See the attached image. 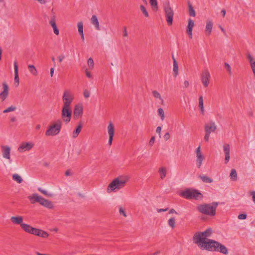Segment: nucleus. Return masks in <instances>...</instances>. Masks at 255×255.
I'll return each mask as SVG.
<instances>
[{
    "instance_id": "nucleus-1",
    "label": "nucleus",
    "mask_w": 255,
    "mask_h": 255,
    "mask_svg": "<svg viewBox=\"0 0 255 255\" xmlns=\"http://www.w3.org/2000/svg\"><path fill=\"white\" fill-rule=\"evenodd\" d=\"M199 247L201 250H205L210 252H220L224 255L228 254L227 248L219 242L213 240H208L207 242H203Z\"/></svg>"
},
{
    "instance_id": "nucleus-2",
    "label": "nucleus",
    "mask_w": 255,
    "mask_h": 255,
    "mask_svg": "<svg viewBox=\"0 0 255 255\" xmlns=\"http://www.w3.org/2000/svg\"><path fill=\"white\" fill-rule=\"evenodd\" d=\"M129 180L127 175L121 176L115 178L108 185L107 192L111 193L124 188Z\"/></svg>"
},
{
    "instance_id": "nucleus-3",
    "label": "nucleus",
    "mask_w": 255,
    "mask_h": 255,
    "mask_svg": "<svg viewBox=\"0 0 255 255\" xmlns=\"http://www.w3.org/2000/svg\"><path fill=\"white\" fill-rule=\"evenodd\" d=\"M213 232L211 228H208L204 232H197L193 237V242L198 247L201 246L203 242H207L210 239H208L212 235Z\"/></svg>"
},
{
    "instance_id": "nucleus-4",
    "label": "nucleus",
    "mask_w": 255,
    "mask_h": 255,
    "mask_svg": "<svg viewBox=\"0 0 255 255\" xmlns=\"http://www.w3.org/2000/svg\"><path fill=\"white\" fill-rule=\"evenodd\" d=\"M219 203L213 202L211 204H204L198 206V210L205 215L213 216L216 214L217 207Z\"/></svg>"
},
{
    "instance_id": "nucleus-5",
    "label": "nucleus",
    "mask_w": 255,
    "mask_h": 255,
    "mask_svg": "<svg viewBox=\"0 0 255 255\" xmlns=\"http://www.w3.org/2000/svg\"><path fill=\"white\" fill-rule=\"evenodd\" d=\"M28 198L30 201V203L32 204L37 202L41 205L48 209H52L53 208V205L52 202L43 198L37 194H32L31 195L28 196Z\"/></svg>"
},
{
    "instance_id": "nucleus-6",
    "label": "nucleus",
    "mask_w": 255,
    "mask_h": 255,
    "mask_svg": "<svg viewBox=\"0 0 255 255\" xmlns=\"http://www.w3.org/2000/svg\"><path fill=\"white\" fill-rule=\"evenodd\" d=\"M23 230L29 234L34 235L43 238H47L49 236V234L46 231L41 229L35 228L30 226L29 225H24Z\"/></svg>"
},
{
    "instance_id": "nucleus-7",
    "label": "nucleus",
    "mask_w": 255,
    "mask_h": 255,
    "mask_svg": "<svg viewBox=\"0 0 255 255\" xmlns=\"http://www.w3.org/2000/svg\"><path fill=\"white\" fill-rule=\"evenodd\" d=\"M181 195L187 199H201L203 198L202 194L198 190L192 189H187L183 191Z\"/></svg>"
},
{
    "instance_id": "nucleus-8",
    "label": "nucleus",
    "mask_w": 255,
    "mask_h": 255,
    "mask_svg": "<svg viewBox=\"0 0 255 255\" xmlns=\"http://www.w3.org/2000/svg\"><path fill=\"white\" fill-rule=\"evenodd\" d=\"M62 126V122L61 120H57L55 123L49 126L48 129L46 131L45 135L46 136H53L58 134L60 131Z\"/></svg>"
},
{
    "instance_id": "nucleus-9",
    "label": "nucleus",
    "mask_w": 255,
    "mask_h": 255,
    "mask_svg": "<svg viewBox=\"0 0 255 255\" xmlns=\"http://www.w3.org/2000/svg\"><path fill=\"white\" fill-rule=\"evenodd\" d=\"M164 10L165 14L166 20L168 25L172 24L174 12L171 8L169 2L164 4Z\"/></svg>"
},
{
    "instance_id": "nucleus-10",
    "label": "nucleus",
    "mask_w": 255,
    "mask_h": 255,
    "mask_svg": "<svg viewBox=\"0 0 255 255\" xmlns=\"http://www.w3.org/2000/svg\"><path fill=\"white\" fill-rule=\"evenodd\" d=\"M72 109L70 107H63L61 111V118L64 122L68 124L72 117Z\"/></svg>"
},
{
    "instance_id": "nucleus-11",
    "label": "nucleus",
    "mask_w": 255,
    "mask_h": 255,
    "mask_svg": "<svg viewBox=\"0 0 255 255\" xmlns=\"http://www.w3.org/2000/svg\"><path fill=\"white\" fill-rule=\"evenodd\" d=\"M73 99L74 96L72 93L69 90H65L62 97L63 107H70Z\"/></svg>"
},
{
    "instance_id": "nucleus-12",
    "label": "nucleus",
    "mask_w": 255,
    "mask_h": 255,
    "mask_svg": "<svg viewBox=\"0 0 255 255\" xmlns=\"http://www.w3.org/2000/svg\"><path fill=\"white\" fill-rule=\"evenodd\" d=\"M201 78L203 86L205 87H207L210 79V75L208 69H204L202 71Z\"/></svg>"
},
{
    "instance_id": "nucleus-13",
    "label": "nucleus",
    "mask_w": 255,
    "mask_h": 255,
    "mask_svg": "<svg viewBox=\"0 0 255 255\" xmlns=\"http://www.w3.org/2000/svg\"><path fill=\"white\" fill-rule=\"evenodd\" d=\"M83 108L82 105H76L74 109L73 118L74 120H77L81 118L83 115Z\"/></svg>"
},
{
    "instance_id": "nucleus-14",
    "label": "nucleus",
    "mask_w": 255,
    "mask_h": 255,
    "mask_svg": "<svg viewBox=\"0 0 255 255\" xmlns=\"http://www.w3.org/2000/svg\"><path fill=\"white\" fill-rule=\"evenodd\" d=\"M196 154V164L198 168H200L202 165V161L205 158L204 156L202 154L201 152L200 146H198L195 150Z\"/></svg>"
},
{
    "instance_id": "nucleus-15",
    "label": "nucleus",
    "mask_w": 255,
    "mask_h": 255,
    "mask_svg": "<svg viewBox=\"0 0 255 255\" xmlns=\"http://www.w3.org/2000/svg\"><path fill=\"white\" fill-rule=\"evenodd\" d=\"M33 146L34 144L32 142H22L18 148V151L22 152L26 150H29Z\"/></svg>"
},
{
    "instance_id": "nucleus-16",
    "label": "nucleus",
    "mask_w": 255,
    "mask_h": 255,
    "mask_svg": "<svg viewBox=\"0 0 255 255\" xmlns=\"http://www.w3.org/2000/svg\"><path fill=\"white\" fill-rule=\"evenodd\" d=\"M23 218L22 216H12L10 218V221L13 224L20 225L21 228L23 230V225H26L23 223Z\"/></svg>"
},
{
    "instance_id": "nucleus-17",
    "label": "nucleus",
    "mask_w": 255,
    "mask_h": 255,
    "mask_svg": "<svg viewBox=\"0 0 255 255\" xmlns=\"http://www.w3.org/2000/svg\"><path fill=\"white\" fill-rule=\"evenodd\" d=\"M3 91L0 93V98L2 101L5 100L8 95V86L6 82L2 84Z\"/></svg>"
},
{
    "instance_id": "nucleus-18",
    "label": "nucleus",
    "mask_w": 255,
    "mask_h": 255,
    "mask_svg": "<svg viewBox=\"0 0 255 255\" xmlns=\"http://www.w3.org/2000/svg\"><path fill=\"white\" fill-rule=\"evenodd\" d=\"M195 25L194 21L189 18L188 21V25L186 29V33L189 36L190 39L192 38V29Z\"/></svg>"
},
{
    "instance_id": "nucleus-19",
    "label": "nucleus",
    "mask_w": 255,
    "mask_h": 255,
    "mask_svg": "<svg viewBox=\"0 0 255 255\" xmlns=\"http://www.w3.org/2000/svg\"><path fill=\"white\" fill-rule=\"evenodd\" d=\"M217 129V126L214 122H211L205 125V131L211 133V132H214Z\"/></svg>"
},
{
    "instance_id": "nucleus-20",
    "label": "nucleus",
    "mask_w": 255,
    "mask_h": 255,
    "mask_svg": "<svg viewBox=\"0 0 255 255\" xmlns=\"http://www.w3.org/2000/svg\"><path fill=\"white\" fill-rule=\"evenodd\" d=\"M49 24L51 25L53 29L54 33L56 35H58L59 34V30L56 24V16L54 14L52 15L50 17L49 21Z\"/></svg>"
},
{
    "instance_id": "nucleus-21",
    "label": "nucleus",
    "mask_w": 255,
    "mask_h": 255,
    "mask_svg": "<svg viewBox=\"0 0 255 255\" xmlns=\"http://www.w3.org/2000/svg\"><path fill=\"white\" fill-rule=\"evenodd\" d=\"M223 150L225 153V163H227L230 160V145L229 144H225L223 145Z\"/></svg>"
},
{
    "instance_id": "nucleus-22",
    "label": "nucleus",
    "mask_w": 255,
    "mask_h": 255,
    "mask_svg": "<svg viewBox=\"0 0 255 255\" xmlns=\"http://www.w3.org/2000/svg\"><path fill=\"white\" fill-rule=\"evenodd\" d=\"M14 84L16 87H17L19 84V78L18 77V66L17 65V62L15 61L14 62Z\"/></svg>"
},
{
    "instance_id": "nucleus-23",
    "label": "nucleus",
    "mask_w": 255,
    "mask_h": 255,
    "mask_svg": "<svg viewBox=\"0 0 255 255\" xmlns=\"http://www.w3.org/2000/svg\"><path fill=\"white\" fill-rule=\"evenodd\" d=\"M213 23L211 20H207L206 21V27L205 33L207 36H209L213 28Z\"/></svg>"
},
{
    "instance_id": "nucleus-24",
    "label": "nucleus",
    "mask_w": 255,
    "mask_h": 255,
    "mask_svg": "<svg viewBox=\"0 0 255 255\" xmlns=\"http://www.w3.org/2000/svg\"><path fill=\"white\" fill-rule=\"evenodd\" d=\"M10 148L8 146H2V151L3 157L5 158L10 159Z\"/></svg>"
},
{
    "instance_id": "nucleus-25",
    "label": "nucleus",
    "mask_w": 255,
    "mask_h": 255,
    "mask_svg": "<svg viewBox=\"0 0 255 255\" xmlns=\"http://www.w3.org/2000/svg\"><path fill=\"white\" fill-rule=\"evenodd\" d=\"M172 58L173 62V75L174 76L176 77L178 74V65L175 58L173 55L172 56Z\"/></svg>"
},
{
    "instance_id": "nucleus-26",
    "label": "nucleus",
    "mask_w": 255,
    "mask_h": 255,
    "mask_svg": "<svg viewBox=\"0 0 255 255\" xmlns=\"http://www.w3.org/2000/svg\"><path fill=\"white\" fill-rule=\"evenodd\" d=\"M83 125L81 122L78 123L77 128L73 132V137L76 138L78 136L82 128Z\"/></svg>"
},
{
    "instance_id": "nucleus-27",
    "label": "nucleus",
    "mask_w": 255,
    "mask_h": 255,
    "mask_svg": "<svg viewBox=\"0 0 255 255\" xmlns=\"http://www.w3.org/2000/svg\"><path fill=\"white\" fill-rule=\"evenodd\" d=\"M91 23L95 25L96 29L100 30V26L97 17L95 15H93L91 18Z\"/></svg>"
},
{
    "instance_id": "nucleus-28",
    "label": "nucleus",
    "mask_w": 255,
    "mask_h": 255,
    "mask_svg": "<svg viewBox=\"0 0 255 255\" xmlns=\"http://www.w3.org/2000/svg\"><path fill=\"white\" fill-rule=\"evenodd\" d=\"M108 132L109 136H114L115 133V128L112 123L110 122L108 126Z\"/></svg>"
},
{
    "instance_id": "nucleus-29",
    "label": "nucleus",
    "mask_w": 255,
    "mask_h": 255,
    "mask_svg": "<svg viewBox=\"0 0 255 255\" xmlns=\"http://www.w3.org/2000/svg\"><path fill=\"white\" fill-rule=\"evenodd\" d=\"M158 172L160 178L162 179H164L167 173L166 168L164 167H161L159 168Z\"/></svg>"
},
{
    "instance_id": "nucleus-30",
    "label": "nucleus",
    "mask_w": 255,
    "mask_h": 255,
    "mask_svg": "<svg viewBox=\"0 0 255 255\" xmlns=\"http://www.w3.org/2000/svg\"><path fill=\"white\" fill-rule=\"evenodd\" d=\"M199 177L204 183H211L213 182V181L212 178L204 175H199Z\"/></svg>"
},
{
    "instance_id": "nucleus-31",
    "label": "nucleus",
    "mask_w": 255,
    "mask_h": 255,
    "mask_svg": "<svg viewBox=\"0 0 255 255\" xmlns=\"http://www.w3.org/2000/svg\"><path fill=\"white\" fill-rule=\"evenodd\" d=\"M199 108L201 111V113L202 115L204 114V104H203V99L202 96H200L199 98Z\"/></svg>"
},
{
    "instance_id": "nucleus-32",
    "label": "nucleus",
    "mask_w": 255,
    "mask_h": 255,
    "mask_svg": "<svg viewBox=\"0 0 255 255\" xmlns=\"http://www.w3.org/2000/svg\"><path fill=\"white\" fill-rule=\"evenodd\" d=\"M28 68L29 71L30 73L33 76H37V71L35 67L33 65H28Z\"/></svg>"
},
{
    "instance_id": "nucleus-33",
    "label": "nucleus",
    "mask_w": 255,
    "mask_h": 255,
    "mask_svg": "<svg viewBox=\"0 0 255 255\" xmlns=\"http://www.w3.org/2000/svg\"><path fill=\"white\" fill-rule=\"evenodd\" d=\"M12 179L19 184L22 183L23 181V179L21 177L17 174H14L12 175Z\"/></svg>"
},
{
    "instance_id": "nucleus-34",
    "label": "nucleus",
    "mask_w": 255,
    "mask_h": 255,
    "mask_svg": "<svg viewBox=\"0 0 255 255\" xmlns=\"http://www.w3.org/2000/svg\"><path fill=\"white\" fill-rule=\"evenodd\" d=\"M230 176L231 179L233 181H236L237 180V173L235 169L231 170Z\"/></svg>"
},
{
    "instance_id": "nucleus-35",
    "label": "nucleus",
    "mask_w": 255,
    "mask_h": 255,
    "mask_svg": "<svg viewBox=\"0 0 255 255\" xmlns=\"http://www.w3.org/2000/svg\"><path fill=\"white\" fill-rule=\"evenodd\" d=\"M188 7H189V14L190 16L194 17L196 15V12L195 10L194 9L192 4L189 2H188Z\"/></svg>"
},
{
    "instance_id": "nucleus-36",
    "label": "nucleus",
    "mask_w": 255,
    "mask_h": 255,
    "mask_svg": "<svg viewBox=\"0 0 255 255\" xmlns=\"http://www.w3.org/2000/svg\"><path fill=\"white\" fill-rule=\"evenodd\" d=\"M149 3L153 10H157L158 6L157 0H149Z\"/></svg>"
},
{
    "instance_id": "nucleus-37",
    "label": "nucleus",
    "mask_w": 255,
    "mask_h": 255,
    "mask_svg": "<svg viewBox=\"0 0 255 255\" xmlns=\"http://www.w3.org/2000/svg\"><path fill=\"white\" fill-rule=\"evenodd\" d=\"M168 225L172 229L175 227V220L174 218H171L168 221Z\"/></svg>"
},
{
    "instance_id": "nucleus-38",
    "label": "nucleus",
    "mask_w": 255,
    "mask_h": 255,
    "mask_svg": "<svg viewBox=\"0 0 255 255\" xmlns=\"http://www.w3.org/2000/svg\"><path fill=\"white\" fill-rule=\"evenodd\" d=\"M140 9L145 17H148L149 16L148 11H147L146 9L145 8L144 5H140Z\"/></svg>"
},
{
    "instance_id": "nucleus-39",
    "label": "nucleus",
    "mask_w": 255,
    "mask_h": 255,
    "mask_svg": "<svg viewBox=\"0 0 255 255\" xmlns=\"http://www.w3.org/2000/svg\"><path fill=\"white\" fill-rule=\"evenodd\" d=\"M16 108L14 106H11L6 109L5 110H3V113H7L10 112L14 111L16 110Z\"/></svg>"
},
{
    "instance_id": "nucleus-40",
    "label": "nucleus",
    "mask_w": 255,
    "mask_h": 255,
    "mask_svg": "<svg viewBox=\"0 0 255 255\" xmlns=\"http://www.w3.org/2000/svg\"><path fill=\"white\" fill-rule=\"evenodd\" d=\"M38 190L46 196L52 197L53 196L52 194L48 193L46 190H43L40 187L38 188Z\"/></svg>"
},
{
    "instance_id": "nucleus-41",
    "label": "nucleus",
    "mask_w": 255,
    "mask_h": 255,
    "mask_svg": "<svg viewBox=\"0 0 255 255\" xmlns=\"http://www.w3.org/2000/svg\"><path fill=\"white\" fill-rule=\"evenodd\" d=\"M77 26L79 34L83 33V25L82 22H79L77 24Z\"/></svg>"
},
{
    "instance_id": "nucleus-42",
    "label": "nucleus",
    "mask_w": 255,
    "mask_h": 255,
    "mask_svg": "<svg viewBox=\"0 0 255 255\" xmlns=\"http://www.w3.org/2000/svg\"><path fill=\"white\" fill-rule=\"evenodd\" d=\"M158 115L160 117L161 120H163L164 119V112L162 108H159L158 110Z\"/></svg>"
},
{
    "instance_id": "nucleus-43",
    "label": "nucleus",
    "mask_w": 255,
    "mask_h": 255,
    "mask_svg": "<svg viewBox=\"0 0 255 255\" xmlns=\"http://www.w3.org/2000/svg\"><path fill=\"white\" fill-rule=\"evenodd\" d=\"M88 65L90 69H93L94 67V61L92 58H89L88 60Z\"/></svg>"
},
{
    "instance_id": "nucleus-44",
    "label": "nucleus",
    "mask_w": 255,
    "mask_h": 255,
    "mask_svg": "<svg viewBox=\"0 0 255 255\" xmlns=\"http://www.w3.org/2000/svg\"><path fill=\"white\" fill-rule=\"evenodd\" d=\"M152 95H153V96L155 98H157V99H159L161 100L162 101H163V100L162 99L161 97L160 96V94L157 91H152Z\"/></svg>"
},
{
    "instance_id": "nucleus-45",
    "label": "nucleus",
    "mask_w": 255,
    "mask_h": 255,
    "mask_svg": "<svg viewBox=\"0 0 255 255\" xmlns=\"http://www.w3.org/2000/svg\"><path fill=\"white\" fill-rule=\"evenodd\" d=\"M83 95L85 98H88L90 96V92L88 90L86 89L84 91Z\"/></svg>"
},
{
    "instance_id": "nucleus-46",
    "label": "nucleus",
    "mask_w": 255,
    "mask_h": 255,
    "mask_svg": "<svg viewBox=\"0 0 255 255\" xmlns=\"http://www.w3.org/2000/svg\"><path fill=\"white\" fill-rule=\"evenodd\" d=\"M119 212L121 215H123L125 217H127L126 212L124 211V209L122 207H120L119 208Z\"/></svg>"
},
{
    "instance_id": "nucleus-47",
    "label": "nucleus",
    "mask_w": 255,
    "mask_h": 255,
    "mask_svg": "<svg viewBox=\"0 0 255 255\" xmlns=\"http://www.w3.org/2000/svg\"><path fill=\"white\" fill-rule=\"evenodd\" d=\"M247 215L246 214H241L238 216V218L240 220H245L247 218Z\"/></svg>"
},
{
    "instance_id": "nucleus-48",
    "label": "nucleus",
    "mask_w": 255,
    "mask_h": 255,
    "mask_svg": "<svg viewBox=\"0 0 255 255\" xmlns=\"http://www.w3.org/2000/svg\"><path fill=\"white\" fill-rule=\"evenodd\" d=\"M247 58L250 61V64H251V63H253V62H255V61L253 59L252 56L249 53L247 55Z\"/></svg>"
},
{
    "instance_id": "nucleus-49",
    "label": "nucleus",
    "mask_w": 255,
    "mask_h": 255,
    "mask_svg": "<svg viewBox=\"0 0 255 255\" xmlns=\"http://www.w3.org/2000/svg\"><path fill=\"white\" fill-rule=\"evenodd\" d=\"M225 67L227 69L228 71L229 72V74H231V66L229 65V64H228L227 63H225Z\"/></svg>"
},
{
    "instance_id": "nucleus-50",
    "label": "nucleus",
    "mask_w": 255,
    "mask_h": 255,
    "mask_svg": "<svg viewBox=\"0 0 255 255\" xmlns=\"http://www.w3.org/2000/svg\"><path fill=\"white\" fill-rule=\"evenodd\" d=\"M210 133H209L208 132H205V134L204 136V140L206 142H208L209 140V137H210Z\"/></svg>"
},
{
    "instance_id": "nucleus-51",
    "label": "nucleus",
    "mask_w": 255,
    "mask_h": 255,
    "mask_svg": "<svg viewBox=\"0 0 255 255\" xmlns=\"http://www.w3.org/2000/svg\"><path fill=\"white\" fill-rule=\"evenodd\" d=\"M154 141H155V137L154 136H152L150 138V139L149 140V145L150 146H152L153 144H154Z\"/></svg>"
},
{
    "instance_id": "nucleus-52",
    "label": "nucleus",
    "mask_w": 255,
    "mask_h": 255,
    "mask_svg": "<svg viewBox=\"0 0 255 255\" xmlns=\"http://www.w3.org/2000/svg\"><path fill=\"white\" fill-rule=\"evenodd\" d=\"M251 67L252 68V69L253 71V73H254V76H255V62H253V63H251Z\"/></svg>"
},
{
    "instance_id": "nucleus-53",
    "label": "nucleus",
    "mask_w": 255,
    "mask_h": 255,
    "mask_svg": "<svg viewBox=\"0 0 255 255\" xmlns=\"http://www.w3.org/2000/svg\"><path fill=\"white\" fill-rule=\"evenodd\" d=\"M123 36L125 37L128 36V32L127 30V27L126 26L123 27Z\"/></svg>"
},
{
    "instance_id": "nucleus-54",
    "label": "nucleus",
    "mask_w": 255,
    "mask_h": 255,
    "mask_svg": "<svg viewBox=\"0 0 255 255\" xmlns=\"http://www.w3.org/2000/svg\"><path fill=\"white\" fill-rule=\"evenodd\" d=\"M250 195L252 196L253 201L255 203V191H253L250 192Z\"/></svg>"
},
{
    "instance_id": "nucleus-55",
    "label": "nucleus",
    "mask_w": 255,
    "mask_h": 255,
    "mask_svg": "<svg viewBox=\"0 0 255 255\" xmlns=\"http://www.w3.org/2000/svg\"><path fill=\"white\" fill-rule=\"evenodd\" d=\"M65 58V56L64 55H60L58 56V59L59 62H61Z\"/></svg>"
},
{
    "instance_id": "nucleus-56",
    "label": "nucleus",
    "mask_w": 255,
    "mask_h": 255,
    "mask_svg": "<svg viewBox=\"0 0 255 255\" xmlns=\"http://www.w3.org/2000/svg\"><path fill=\"white\" fill-rule=\"evenodd\" d=\"M170 138V134L169 133V132H166L164 135V139L166 141L167 140H168Z\"/></svg>"
},
{
    "instance_id": "nucleus-57",
    "label": "nucleus",
    "mask_w": 255,
    "mask_h": 255,
    "mask_svg": "<svg viewBox=\"0 0 255 255\" xmlns=\"http://www.w3.org/2000/svg\"><path fill=\"white\" fill-rule=\"evenodd\" d=\"M168 210V208H166L165 209H157V211L158 212V213H160V212H165V211H166Z\"/></svg>"
},
{
    "instance_id": "nucleus-58",
    "label": "nucleus",
    "mask_w": 255,
    "mask_h": 255,
    "mask_svg": "<svg viewBox=\"0 0 255 255\" xmlns=\"http://www.w3.org/2000/svg\"><path fill=\"white\" fill-rule=\"evenodd\" d=\"M114 136H109V141H108V144L111 146L112 143V141L113 139Z\"/></svg>"
},
{
    "instance_id": "nucleus-59",
    "label": "nucleus",
    "mask_w": 255,
    "mask_h": 255,
    "mask_svg": "<svg viewBox=\"0 0 255 255\" xmlns=\"http://www.w3.org/2000/svg\"><path fill=\"white\" fill-rule=\"evenodd\" d=\"M184 87L185 88H187L189 87V82L187 81V80H185L184 82Z\"/></svg>"
},
{
    "instance_id": "nucleus-60",
    "label": "nucleus",
    "mask_w": 255,
    "mask_h": 255,
    "mask_svg": "<svg viewBox=\"0 0 255 255\" xmlns=\"http://www.w3.org/2000/svg\"><path fill=\"white\" fill-rule=\"evenodd\" d=\"M161 131V128L160 127H158L156 128V132L160 135Z\"/></svg>"
},
{
    "instance_id": "nucleus-61",
    "label": "nucleus",
    "mask_w": 255,
    "mask_h": 255,
    "mask_svg": "<svg viewBox=\"0 0 255 255\" xmlns=\"http://www.w3.org/2000/svg\"><path fill=\"white\" fill-rule=\"evenodd\" d=\"M169 214H173V213H175L176 214H178V213L174 209H171L170 210H169Z\"/></svg>"
},
{
    "instance_id": "nucleus-62",
    "label": "nucleus",
    "mask_w": 255,
    "mask_h": 255,
    "mask_svg": "<svg viewBox=\"0 0 255 255\" xmlns=\"http://www.w3.org/2000/svg\"><path fill=\"white\" fill-rule=\"evenodd\" d=\"M86 75L87 77L88 78L92 77V75H91L90 72H89L87 70H86Z\"/></svg>"
},
{
    "instance_id": "nucleus-63",
    "label": "nucleus",
    "mask_w": 255,
    "mask_h": 255,
    "mask_svg": "<svg viewBox=\"0 0 255 255\" xmlns=\"http://www.w3.org/2000/svg\"><path fill=\"white\" fill-rule=\"evenodd\" d=\"M54 71V69L53 68H51L50 69V76L51 77H53V76Z\"/></svg>"
},
{
    "instance_id": "nucleus-64",
    "label": "nucleus",
    "mask_w": 255,
    "mask_h": 255,
    "mask_svg": "<svg viewBox=\"0 0 255 255\" xmlns=\"http://www.w3.org/2000/svg\"><path fill=\"white\" fill-rule=\"evenodd\" d=\"M40 4H45L46 1L45 0H37Z\"/></svg>"
}]
</instances>
